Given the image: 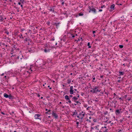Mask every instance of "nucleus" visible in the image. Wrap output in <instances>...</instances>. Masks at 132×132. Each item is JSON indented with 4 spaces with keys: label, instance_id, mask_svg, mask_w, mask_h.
Wrapping results in <instances>:
<instances>
[{
    "label": "nucleus",
    "instance_id": "obj_1",
    "mask_svg": "<svg viewBox=\"0 0 132 132\" xmlns=\"http://www.w3.org/2000/svg\"><path fill=\"white\" fill-rule=\"evenodd\" d=\"M85 113V112L82 111L81 113H80L79 115L77 116V117L79 118V119L82 120L84 117Z\"/></svg>",
    "mask_w": 132,
    "mask_h": 132
},
{
    "label": "nucleus",
    "instance_id": "obj_2",
    "mask_svg": "<svg viewBox=\"0 0 132 132\" xmlns=\"http://www.w3.org/2000/svg\"><path fill=\"white\" fill-rule=\"evenodd\" d=\"M89 9L90 10L89 11V12L90 13L91 11L93 12L94 13H96V9L92 6L89 7Z\"/></svg>",
    "mask_w": 132,
    "mask_h": 132
},
{
    "label": "nucleus",
    "instance_id": "obj_3",
    "mask_svg": "<svg viewBox=\"0 0 132 132\" xmlns=\"http://www.w3.org/2000/svg\"><path fill=\"white\" fill-rule=\"evenodd\" d=\"M100 92V91H98V87H95L93 89V90H91L90 91L92 92L93 93H96L98 91Z\"/></svg>",
    "mask_w": 132,
    "mask_h": 132
},
{
    "label": "nucleus",
    "instance_id": "obj_4",
    "mask_svg": "<svg viewBox=\"0 0 132 132\" xmlns=\"http://www.w3.org/2000/svg\"><path fill=\"white\" fill-rule=\"evenodd\" d=\"M74 89L72 86H71L70 87V93L71 94H72L73 93Z\"/></svg>",
    "mask_w": 132,
    "mask_h": 132
},
{
    "label": "nucleus",
    "instance_id": "obj_5",
    "mask_svg": "<svg viewBox=\"0 0 132 132\" xmlns=\"http://www.w3.org/2000/svg\"><path fill=\"white\" fill-rule=\"evenodd\" d=\"M40 115L39 114H36L34 116V118L35 119H39L40 120H41V119L39 118V117L40 116Z\"/></svg>",
    "mask_w": 132,
    "mask_h": 132
},
{
    "label": "nucleus",
    "instance_id": "obj_6",
    "mask_svg": "<svg viewBox=\"0 0 132 132\" xmlns=\"http://www.w3.org/2000/svg\"><path fill=\"white\" fill-rule=\"evenodd\" d=\"M52 115L53 117H54L56 119H57L58 118V116L57 114L54 112H53Z\"/></svg>",
    "mask_w": 132,
    "mask_h": 132
},
{
    "label": "nucleus",
    "instance_id": "obj_7",
    "mask_svg": "<svg viewBox=\"0 0 132 132\" xmlns=\"http://www.w3.org/2000/svg\"><path fill=\"white\" fill-rule=\"evenodd\" d=\"M6 19V18H3L2 15H0V22H4Z\"/></svg>",
    "mask_w": 132,
    "mask_h": 132
},
{
    "label": "nucleus",
    "instance_id": "obj_8",
    "mask_svg": "<svg viewBox=\"0 0 132 132\" xmlns=\"http://www.w3.org/2000/svg\"><path fill=\"white\" fill-rule=\"evenodd\" d=\"M121 109H118L116 110L115 113L117 115H118L120 112Z\"/></svg>",
    "mask_w": 132,
    "mask_h": 132
},
{
    "label": "nucleus",
    "instance_id": "obj_9",
    "mask_svg": "<svg viewBox=\"0 0 132 132\" xmlns=\"http://www.w3.org/2000/svg\"><path fill=\"white\" fill-rule=\"evenodd\" d=\"M65 98L67 101H68L70 100L69 97L67 95H65Z\"/></svg>",
    "mask_w": 132,
    "mask_h": 132
},
{
    "label": "nucleus",
    "instance_id": "obj_10",
    "mask_svg": "<svg viewBox=\"0 0 132 132\" xmlns=\"http://www.w3.org/2000/svg\"><path fill=\"white\" fill-rule=\"evenodd\" d=\"M72 99H73L74 102H76V101L78 99V98L74 96L73 98Z\"/></svg>",
    "mask_w": 132,
    "mask_h": 132
},
{
    "label": "nucleus",
    "instance_id": "obj_11",
    "mask_svg": "<svg viewBox=\"0 0 132 132\" xmlns=\"http://www.w3.org/2000/svg\"><path fill=\"white\" fill-rule=\"evenodd\" d=\"M9 96V95L5 93H4V96L6 98H8Z\"/></svg>",
    "mask_w": 132,
    "mask_h": 132
},
{
    "label": "nucleus",
    "instance_id": "obj_12",
    "mask_svg": "<svg viewBox=\"0 0 132 132\" xmlns=\"http://www.w3.org/2000/svg\"><path fill=\"white\" fill-rule=\"evenodd\" d=\"M8 98L10 99H12L13 98V97L11 95H9Z\"/></svg>",
    "mask_w": 132,
    "mask_h": 132
},
{
    "label": "nucleus",
    "instance_id": "obj_13",
    "mask_svg": "<svg viewBox=\"0 0 132 132\" xmlns=\"http://www.w3.org/2000/svg\"><path fill=\"white\" fill-rule=\"evenodd\" d=\"M114 5L113 4L111 6V9L114 10Z\"/></svg>",
    "mask_w": 132,
    "mask_h": 132
},
{
    "label": "nucleus",
    "instance_id": "obj_14",
    "mask_svg": "<svg viewBox=\"0 0 132 132\" xmlns=\"http://www.w3.org/2000/svg\"><path fill=\"white\" fill-rule=\"evenodd\" d=\"M71 82V80L70 79H68L67 80V83L68 84H69Z\"/></svg>",
    "mask_w": 132,
    "mask_h": 132
},
{
    "label": "nucleus",
    "instance_id": "obj_15",
    "mask_svg": "<svg viewBox=\"0 0 132 132\" xmlns=\"http://www.w3.org/2000/svg\"><path fill=\"white\" fill-rule=\"evenodd\" d=\"M119 73L120 75H123V72H119Z\"/></svg>",
    "mask_w": 132,
    "mask_h": 132
},
{
    "label": "nucleus",
    "instance_id": "obj_16",
    "mask_svg": "<svg viewBox=\"0 0 132 132\" xmlns=\"http://www.w3.org/2000/svg\"><path fill=\"white\" fill-rule=\"evenodd\" d=\"M49 10L51 11H52L53 12H54V10L53 8H51V9H49Z\"/></svg>",
    "mask_w": 132,
    "mask_h": 132
},
{
    "label": "nucleus",
    "instance_id": "obj_17",
    "mask_svg": "<svg viewBox=\"0 0 132 132\" xmlns=\"http://www.w3.org/2000/svg\"><path fill=\"white\" fill-rule=\"evenodd\" d=\"M77 114V113L76 112H73V116L76 115Z\"/></svg>",
    "mask_w": 132,
    "mask_h": 132
},
{
    "label": "nucleus",
    "instance_id": "obj_18",
    "mask_svg": "<svg viewBox=\"0 0 132 132\" xmlns=\"http://www.w3.org/2000/svg\"><path fill=\"white\" fill-rule=\"evenodd\" d=\"M50 110H49L47 112H46V113H47L48 114H50L51 113L50 112Z\"/></svg>",
    "mask_w": 132,
    "mask_h": 132
},
{
    "label": "nucleus",
    "instance_id": "obj_19",
    "mask_svg": "<svg viewBox=\"0 0 132 132\" xmlns=\"http://www.w3.org/2000/svg\"><path fill=\"white\" fill-rule=\"evenodd\" d=\"M87 45L88 46L89 48H90L91 46H90V43H89L88 42V43Z\"/></svg>",
    "mask_w": 132,
    "mask_h": 132
},
{
    "label": "nucleus",
    "instance_id": "obj_20",
    "mask_svg": "<svg viewBox=\"0 0 132 132\" xmlns=\"http://www.w3.org/2000/svg\"><path fill=\"white\" fill-rule=\"evenodd\" d=\"M76 102L77 104L79 105L80 104V103L78 101H76Z\"/></svg>",
    "mask_w": 132,
    "mask_h": 132
},
{
    "label": "nucleus",
    "instance_id": "obj_21",
    "mask_svg": "<svg viewBox=\"0 0 132 132\" xmlns=\"http://www.w3.org/2000/svg\"><path fill=\"white\" fill-rule=\"evenodd\" d=\"M20 38H21L22 39L23 38V37L22 36V35L21 34H20Z\"/></svg>",
    "mask_w": 132,
    "mask_h": 132
},
{
    "label": "nucleus",
    "instance_id": "obj_22",
    "mask_svg": "<svg viewBox=\"0 0 132 132\" xmlns=\"http://www.w3.org/2000/svg\"><path fill=\"white\" fill-rule=\"evenodd\" d=\"M123 46L122 45H119V47L121 48H122L123 47Z\"/></svg>",
    "mask_w": 132,
    "mask_h": 132
},
{
    "label": "nucleus",
    "instance_id": "obj_23",
    "mask_svg": "<svg viewBox=\"0 0 132 132\" xmlns=\"http://www.w3.org/2000/svg\"><path fill=\"white\" fill-rule=\"evenodd\" d=\"M25 40L26 41H28L29 40V38H26Z\"/></svg>",
    "mask_w": 132,
    "mask_h": 132
},
{
    "label": "nucleus",
    "instance_id": "obj_24",
    "mask_svg": "<svg viewBox=\"0 0 132 132\" xmlns=\"http://www.w3.org/2000/svg\"><path fill=\"white\" fill-rule=\"evenodd\" d=\"M20 1L21 2L22 4H23V0H20Z\"/></svg>",
    "mask_w": 132,
    "mask_h": 132
},
{
    "label": "nucleus",
    "instance_id": "obj_25",
    "mask_svg": "<svg viewBox=\"0 0 132 132\" xmlns=\"http://www.w3.org/2000/svg\"><path fill=\"white\" fill-rule=\"evenodd\" d=\"M83 15V13H79V16H82Z\"/></svg>",
    "mask_w": 132,
    "mask_h": 132
},
{
    "label": "nucleus",
    "instance_id": "obj_26",
    "mask_svg": "<svg viewBox=\"0 0 132 132\" xmlns=\"http://www.w3.org/2000/svg\"><path fill=\"white\" fill-rule=\"evenodd\" d=\"M48 51L46 49H45L44 50V52H48Z\"/></svg>",
    "mask_w": 132,
    "mask_h": 132
},
{
    "label": "nucleus",
    "instance_id": "obj_27",
    "mask_svg": "<svg viewBox=\"0 0 132 132\" xmlns=\"http://www.w3.org/2000/svg\"><path fill=\"white\" fill-rule=\"evenodd\" d=\"M68 102L69 103H71V101L70 100L68 101Z\"/></svg>",
    "mask_w": 132,
    "mask_h": 132
},
{
    "label": "nucleus",
    "instance_id": "obj_28",
    "mask_svg": "<svg viewBox=\"0 0 132 132\" xmlns=\"http://www.w3.org/2000/svg\"><path fill=\"white\" fill-rule=\"evenodd\" d=\"M113 95H114V96H116H116H117L116 95V93H113Z\"/></svg>",
    "mask_w": 132,
    "mask_h": 132
},
{
    "label": "nucleus",
    "instance_id": "obj_29",
    "mask_svg": "<svg viewBox=\"0 0 132 132\" xmlns=\"http://www.w3.org/2000/svg\"><path fill=\"white\" fill-rule=\"evenodd\" d=\"M87 121H89V122H91V121L90 120H89V119H87Z\"/></svg>",
    "mask_w": 132,
    "mask_h": 132
},
{
    "label": "nucleus",
    "instance_id": "obj_30",
    "mask_svg": "<svg viewBox=\"0 0 132 132\" xmlns=\"http://www.w3.org/2000/svg\"><path fill=\"white\" fill-rule=\"evenodd\" d=\"M51 60H50V59H48V60H47V61H48V62L49 61H50V62H51Z\"/></svg>",
    "mask_w": 132,
    "mask_h": 132
},
{
    "label": "nucleus",
    "instance_id": "obj_31",
    "mask_svg": "<svg viewBox=\"0 0 132 132\" xmlns=\"http://www.w3.org/2000/svg\"><path fill=\"white\" fill-rule=\"evenodd\" d=\"M96 32V31H93V34H94V33H95Z\"/></svg>",
    "mask_w": 132,
    "mask_h": 132
},
{
    "label": "nucleus",
    "instance_id": "obj_32",
    "mask_svg": "<svg viewBox=\"0 0 132 132\" xmlns=\"http://www.w3.org/2000/svg\"><path fill=\"white\" fill-rule=\"evenodd\" d=\"M121 81L120 80H118V82H121Z\"/></svg>",
    "mask_w": 132,
    "mask_h": 132
},
{
    "label": "nucleus",
    "instance_id": "obj_33",
    "mask_svg": "<svg viewBox=\"0 0 132 132\" xmlns=\"http://www.w3.org/2000/svg\"><path fill=\"white\" fill-rule=\"evenodd\" d=\"M102 11V9H100L99 10V11L100 12H101Z\"/></svg>",
    "mask_w": 132,
    "mask_h": 132
},
{
    "label": "nucleus",
    "instance_id": "obj_34",
    "mask_svg": "<svg viewBox=\"0 0 132 132\" xmlns=\"http://www.w3.org/2000/svg\"><path fill=\"white\" fill-rule=\"evenodd\" d=\"M79 124V122H76V124L77 125H78Z\"/></svg>",
    "mask_w": 132,
    "mask_h": 132
},
{
    "label": "nucleus",
    "instance_id": "obj_35",
    "mask_svg": "<svg viewBox=\"0 0 132 132\" xmlns=\"http://www.w3.org/2000/svg\"><path fill=\"white\" fill-rule=\"evenodd\" d=\"M75 37V36L74 35H72V38H74V37Z\"/></svg>",
    "mask_w": 132,
    "mask_h": 132
},
{
    "label": "nucleus",
    "instance_id": "obj_36",
    "mask_svg": "<svg viewBox=\"0 0 132 132\" xmlns=\"http://www.w3.org/2000/svg\"><path fill=\"white\" fill-rule=\"evenodd\" d=\"M64 2H62V5H63V4H64Z\"/></svg>",
    "mask_w": 132,
    "mask_h": 132
},
{
    "label": "nucleus",
    "instance_id": "obj_37",
    "mask_svg": "<svg viewBox=\"0 0 132 132\" xmlns=\"http://www.w3.org/2000/svg\"><path fill=\"white\" fill-rule=\"evenodd\" d=\"M107 129H106L105 130V131H103V132H108L107 131Z\"/></svg>",
    "mask_w": 132,
    "mask_h": 132
},
{
    "label": "nucleus",
    "instance_id": "obj_38",
    "mask_svg": "<svg viewBox=\"0 0 132 132\" xmlns=\"http://www.w3.org/2000/svg\"><path fill=\"white\" fill-rule=\"evenodd\" d=\"M21 7L22 8V9L23 8V5L22 4L21 5Z\"/></svg>",
    "mask_w": 132,
    "mask_h": 132
},
{
    "label": "nucleus",
    "instance_id": "obj_39",
    "mask_svg": "<svg viewBox=\"0 0 132 132\" xmlns=\"http://www.w3.org/2000/svg\"><path fill=\"white\" fill-rule=\"evenodd\" d=\"M69 97H72V95H70Z\"/></svg>",
    "mask_w": 132,
    "mask_h": 132
},
{
    "label": "nucleus",
    "instance_id": "obj_40",
    "mask_svg": "<svg viewBox=\"0 0 132 132\" xmlns=\"http://www.w3.org/2000/svg\"><path fill=\"white\" fill-rule=\"evenodd\" d=\"M77 97L79 98V94H77Z\"/></svg>",
    "mask_w": 132,
    "mask_h": 132
},
{
    "label": "nucleus",
    "instance_id": "obj_41",
    "mask_svg": "<svg viewBox=\"0 0 132 132\" xmlns=\"http://www.w3.org/2000/svg\"><path fill=\"white\" fill-rule=\"evenodd\" d=\"M18 4H19V5H21V3L20 2H19L18 3Z\"/></svg>",
    "mask_w": 132,
    "mask_h": 132
},
{
    "label": "nucleus",
    "instance_id": "obj_42",
    "mask_svg": "<svg viewBox=\"0 0 132 132\" xmlns=\"http://www.w3.org/2000/svg\"><path fill=\"white\" fill-rule=\"evenodd\" d=\"M1 113L2 114H5V113H4L3 112H2Z\"/></svg>",
    "mask_w": 132,
    "mask_h": 132
},
{
    "label": "nucleus",
    "instance_id": "obj_43",
    "mask_svg": "<svg viewBox=\"0 0 132 132\" xmlns=\"http://www.w3.org/2000/svg\"><path fill=\"white\" fill-rule=\"evenodd\" d=\"M122 132V131L121 130H119V131L118 132Z\"/></svg>",
    "mask_w": 132,
    "mask_h": 132
},
{
    "label": "nucleus",
    "instance_id": "obj_44",
    "mask_svg": "<svg viewBox=\"0 0 132 132\" xmlns=\"http://www.w3.org/2000/svg\"><path fill=\"white\" fill-rule=\"evenodd\" d=\"M30 70H31V71H32V68H30Z\"/></svg>",
    "mask_w": 132,
    "mask_h": 132
},
{
    "label": "nucleus",
    "instance_id": "obj_45",
    "mask_svg": "<svg viewBox=\"0 0 132 132\" xmlns=\"http://www.w3.org/2000/svg\"><path fill=\"white\" fill-rule=\"evenodd\" d=\"M95 77H94V78H93V80H95Z\"/></svg>",
    "mask_w": 132,
    "mask_h": 132
},
{
    "label": "nucleus",
    "instance_id": "obj_46",
    "mask_svg": "<svg viewBox=\"0 0 132 132\" xmlns=\"http://www.w3.org/2000/svg\"><path fill=\"white\" fill-rule=\"evenodd\" d=\"M89 107H88V108H87V109H87V110H88V109H89Z\"/></svg>",
    "mask_w": 132,
    "mask_h": 132
},
{
    "label": "nucleus",
    "instance_id": "obj_47",
    "mask_svg": "<svg viewBox=\"0 0 132 132\" xmlns=\"http://www.w3.org/2000/svg\"><path fill=\"white\" fill-rule=\"evenodd\" d=\"M89 118L90 119L92 118V117H89Z\"/></svg>",
    "mask_w": 132,
    "mask_h": 132
},
{
    "label": "nucleus",
    "instance_id": "obj_48",
    "mask_svg": "<svg viewBox=\"0 0 132 132\" xmlns=\"http://www.w3.org/2000/svg\"><path fill=\"white\" fill-rule=\"evenodd\" d=\"M87 107V105H85L84 106V107H85V108H86V107Z\"/></svg>",
    "mask_w": 132,
    "mask_h": 132
},
{
    "label": "nucleus",
    "instance_id": "obj_49",
    "mask_svg": "<svg viewBox=\"0 0 132 132\" xmlns=\"http://www.w3.org/2000/svg\"><path fill=\"white\" fill-rule=\"evenodd\" d=\"M4 75V73H2V74L1 75V76H3V75Z\"/></svg>",
    "mask_w": 132,
    "mask_h": 132
},
{
    "label": "nucleus",
    "instance_id": "obj_50",
    "mask_svg": "<svg viewBox=\"0 0 132 132\" xmlns=\"http://www.w3.org/2000/svg\"><path fill=\"white\" fill-rule=\"evenodd\" d=\"M74 90H75V91H77V89H74Z\"/></svg>",
    "mask_w": 132,
    "mask_h": 132
},
{
    "label": "nucleus",
    "instance_id": "obj_51",
    "mask_svg": "<svg viewBox=\"0 0 132 132\" xmlns=\"http://www.w3.org/2000/svg\"><path fill=\"white\" fill-rule=\"evenodd\" d=\"M103 77V76H100V77L101 78H102Z\"/></svg>",
    "mask_w": 132,
    "mask_h": 132
},
{
    "label": "nucleus",
    "instance_id": "obj_52",
    "mask_svg": "<svg viewBox=\"0 0 132 132\" xmlns=\"http://www.w3.org/2000/svg\"><path fill=\"white\" fill-rule=\"evenodd\" d=\"M111 122V121H109V122H108V123H110Z\"/></svg>",
    "mask_w": 132,
    "mask_h": 132
},
{
    "label": "nucleus",
    "instance_id": "obj_53",
    "mask_svg": "<svg viewBox=\"0 0 132 132\" xmlns=\"http://www.w3.org/2000/svg\"><path fill=\"white\" fill-rule=\"evenodd\" d=\"M104 128H106V127L105 126L104 127Z\"/></svg>",
    "mask_w": 132,
    "mask_h": 132
},
{
    "label": "nucleus",
    "instance_id": "obj_54",
    "mask_svg": "<svg viewBox=\"0 0 132 132\" xmlns=\"http://www.w3.org/2000/svg\"><path fill=\"white\" fill-rule=\"evenodd\" d=\"M81 95H82V96L83 95V93H81Z\"/></svg>",
    "mask_w": 132,
    "mask_h": 132
},
{
    "label": "nucleus",
    "instance_id": "obj_55",
    "mask_svg": "<svg viewBox=\"0 0 132 132\" xmlns=\"http://www.w3.org/2000/svg\"><path fill=\"white\" fill-rule=\"evenodd\" d=\"M99 132H102V131H101V130H100L99 131Z\"/></svg>",
    "mask_w": 132,
    "mask_h": 132
},
{
    "label": "nucleus",
    "instance_id": "obj_56",
    "mask_svg": "<svg viewBox=\"0 0 132 132\" xmlns=\"http://www.w3.org/2000/svg\"><path fill=\"white\" fill-rule=\"evenodd\" d=\"M77 104L76 103V104H75V103L74 104L75 105H76Z\"/></svg>",
    "mask_w": 132,
    "mask_h": 132
},
{
    "label": "nucleus",
    "instance_id": "obj_57",
    "mask_svg": "<svg viewBox=\"0 0 132 132\" xmlns=\"http://www.w3.org/2000/svg\"><path fill=\"white\" fill-rule=\"evenodd\" d=\"M123 65L124 66H125V64H123Z\"/></svg>",
    "mask_w": 132,
    "mask_h": 132
},
{
    "label": "nucleus",
    "instance_id": "obj_58",
    "mask_svg": "<svg viewBox=\"0 0 132 132\" xmlns=\"http://www.w3.org/2000/svg\"><path fill=\"white\" fill-rule=\"evenodd\" d=\"M45 110H46V111H47L48 110L47 109H46Z\"/></svg>",
    "mask_w": 132,
    "mask_h": 132
},
{
    "label": "nucleus",
    "instance_id": "obj_59",
    "mask_svg": "<svg viewBox=\"0 0 132 132\" xmlns=\"http://www.w3.org/2000/svg\"><path fill=\"white\" fill-rule=\"evenodd\" d=\"M12 0H9V1H10V2H11L12 1Z\"/></svg>",
    "mask_w": 132,
    "mask_h": 132
},
{
    "label": "nucleus",
    "instance_id": "obj_60",
    "mask_svg": "<svg viewBox=\"0 0 132 132\" xmlns=\"http://www.w3.org/2000/svg\"><path fill=\"white\" fill-rule=\"evenodd\" d=\"M7 34H9V32H7Z\"/></svg>",
    "mask_w": 132,
    "mask_h": 132
},
{
    "label": "nucleus",
    "instance_id": "obj_61",
    "mask_svg": "<svg viewBox=\"0 0 132 132\" xmlns=\"http://www.w3.org/2000/svg\"><path fill=\"white\" fill-rule=\"evenodd\" d=\"M50 117H51V116H48V118H50Z\"/></svg>",
    "mask_w": 132,
    "mask_h": 132
},
{
    "label": "nucleus",
    "instance_id": "obj_62",
    "mask_svg": "<svg viewBox=\"0 0 132 132\" xmlns=\"http://www.w3.org/2000/svg\"><path fill=\"white\" fill-rule=\"evenodd\" d=\"M92 129H94V128H93L92 127Z\"/></svg>",
    "mask_w": 132,
    "mask_h": 132
},
{
    "label": "nucleus",
    "instance_id": "obj_63",
    "mask_svg": "<svg viewBox=\"0 0 132 132\" xmlns=\"http://www.w3.org/2000/svg\"><path fill=\"white\" fill-rule=\"evenodd\" d=\"M103 6H102L101 7V8H103Z\"/></svg>",
    "mask_w": 132,
    "mask_h": 132
},
{
    "label": "nucleus",
    "instance_id": "obj_64",
    "mask_svg": "<svg viewBox=\"0 0 132 132\" xmlns=\"http://www.w3.org/2000/svg\"><path fill=\"white\" fill-rule=\"evenodd\" d=\"M14 132H16V131H14Z\"/></svg>",
    "mask_w": 132,
    "mask_h": 132
}]
</instances>
